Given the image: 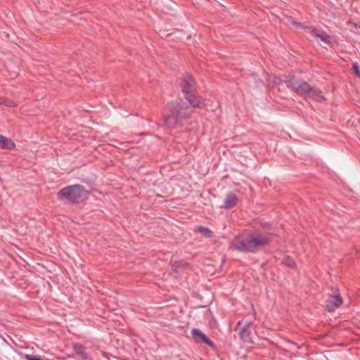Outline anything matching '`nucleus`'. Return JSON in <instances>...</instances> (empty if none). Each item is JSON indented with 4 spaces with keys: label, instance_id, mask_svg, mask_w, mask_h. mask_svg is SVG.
<instances>
[{
    "label": "nucleus",
    "instance_id": "f257e3e1",
    "mask_svg": "<svg viewBox=\"0 0 360 360\" xmlns=\"http://www.w3.org/2000/svg\"><path fill=\"white\" fill-rule=\"evenodd\" d=\"M259 229L250 231L247 235H236L231 243V248L240 252L257 253L268 246L274 235L271 224L263 220L259 221Z\"/></svg>",
    "mask_w": 360,
    "mask_h": 360
},
{
    "label": "nucleus",
    "instance_id": "f03ea898",
    "mask_svg": "<svg viewBox=\"0 0 360 360\" xmlns=\"http://www.w3.org/2000/svg\"><path fill=\"white\" fill-rule=\"evenodd\" d=\"M194 108L181 98L169 102L166 107L167 112L164 115L165 125L169 129L182 127L191 118Z\"/></svg>",
    "mask_w": 360,
    "mask_h": 360
},
{
    "label": "nucleus",
    "instance_id": "7ed1b4c3",
    "mask_svg": "<svg viewBox=\"0 0 360 360\" xmlns=\"http://www.w3.org/2000/svg\"><path fill=\"white\" fill-rule=\"evenodd\" d=\"M57 195L60 200H66L72 204H79L88 198L89 191L84 186L75 184L60 189Z\"/></svg>",
    "mask_w": 360,
    "mask_h": 360
},
{
    "label": "nucleus",
    "instance_id": "20e7f679",
    "mask_svg": "<svg viewBox=\"0 0 360 360\" xmlns=\"http://www.w3.org/2000/svg\"><path fill=\"white\" fill-rule=\"evenodd\" d=\"M179 86L187 102L193 108H200L202 102L197 96L196 84L193 77L186 74L180 79Z\"/></svg>",
    "mask_w": 360,
    "mask_h": 360
},
{
    "label": "nucleus",
    "instance_id": "39448f33",
    "mask_svg": "<svg viewBox=\"0 0 360 360\" xmlns=\"http://www.w3.org/2000/svg\"><path fill=\"white\" fill-rule=\"evenodd\" d=\"M253 326L254 323L252 321L245 322L244 324L242 321L238 322L236 330L238 331L239 337L243 342L254 343Z\"/></svg>",
    "mask_w": 360,
    "mask_h": 360
},
{
    "label": "nucleus",
    "instance_id": "423d86ee",
    "mask_svg": "<svg viewBox=\"0 0 360 360\" xmlns=\"http://www.w3.org/2000/svg\"><path fill=\"white\" fill-rule=\"evenodd\" d=\"M284 82L288 88L301 96L304 94L308 85L307 82L295 76H287L284 79Z\"/></svg>",
    "mask_w": 360,
    "mask_h": 360
},
{
    "label": "nucleus",
    "instance_id": "0eeeda50",
    "mask_svg": "<svg viewBox=\"0 0 360 360\" xmlns=\"http://www.w3.org/2000/svg\"><path fill=\"white\" fill-rule=\"evenodd\" d=\"M342 304V298L338 288H332L325 302V309L329 312L334 311Z\"/></svg>",
    "mask_w": 360,
    "mask_h": 360
},
{
    "label": "nucleus",
    "instance_id": "6e6552de",
    "mask_svg": "<svg viewBox=\"0 0 360 360\" xmlns=\"http://www.w3.org/2000/svg\"><path fill=\"white\" fill-rule=\"evenodd\" d=\"M302 96L304 98H311L317 102H322L325 100L322 91L318 87L311 86L309 84Z\"/></svg>",
    "mask_w": 360,
    "mask_h": 360
},
{
    "label": "nucleus",
    "instance_id": "1a4fd4ad",
    "mask_svg": "<svg viewBox=\"0 0 360 360\" xmlns=\"http://www.w3.org/2000/svg\"><path fill=\"white\" fill-rule=\"evenodd\" d=\"M238 202V198L236 194L228 193L224 200V207L227 210L232 209L237 205Z\"/></svg>",
    "mask_w": 360,
    "mask_h": 360
},
{
    "label": "nucleus",
    "instance_id": "9d476101",
    "mask_svg": "<svg viewBox=\"0 0 360 360\" xmlns=\"http://www.w3.org/2000/svg\"><path fill=\"white\" fill-rule=\"evenodd\" d=\"M311 35L312 37L319 38L322 41L330 44L331 37L323 30H317L316 29H311Z\"/></svg>",
    "mask_w": 360,
    "mask_h": 360
},
{
    "label": "nucleus",
    "instance_id": "9b49d317",
    "mask_svg": "<svg viewBox=\"0 0 360 360\" xmlns=\"http://www.w3.org/2000/svg\"><path fill=\"white\" fill-rule=\"evenodd\" d=\"M15 147L14 141L1 134H0V148L6 150H12Z\"/></svg>",
    "mask_w": 360,
    "mask_h": 360
},
{
    "label": "nucleus",
    "instance_id": "f8f14e48",
    "mask_svg": "<svg viewBox=\"0 0 360 360\" xmlns=\"http://www.w3.org/2000/svg\"><path fill=\"white\" fill-rule=\"evenodd\" d=\"M188 266L189 264L184 260L174 262L172 264V269L176 273H181Z\"/></svg>",
    "mask_w": 360,
    "mask_h": 360
},
{
    "label": "nucleus",
    "instance_id": "ddd939ff",
    "mask_svg": "<svg viewBox=\"0 0 360 360\" xmlns=\"http://www.w3.org/2000/svg\"><path fill=\"white\" fill-rule=\"evenodd\" d=\"M191 333L193 340L197 343H202L203 339L206 336L200 329L198 328L192 329Z\"/></svg>",
    "mask_w": 360,
    "mask_h": 360
},
{
    "label": "nucleus",
    "instance_id": "4468645a",
    "mask_svg": "<svg viewBox=\"0 0 360 360\" xmlns=\"http://www.w3.org/2000/svg\"><path fill=\"white\" fill-rule=\"evenodd\" d=\"M74 350L75 352H76V354L81 358L84 359H87V354L86 353L84 352V347L81 345V344H79V343H77L75 345H74Z\"/></svg>",
    "mask_w": 360,
    "mask_h": 360
},
{
    "label": "nucleus",
    "instance_id": "2eb2a0df",
    "mask_svg": "<svg viewBox=\"0 0 360 360\" xmlns=\"http://www.w3.org/2000/svg\"><path fill=\"white\" fill-rule=\"evenodd\" d=\"M195 231L202 233L207 238L212 236V231L207 227L202 226H198Z\"/></svg>",
    "mask_w": 360,
    "mask_h": 360
},
{
    "label": "nucleus",
    "instance_id": "dca6fc26",
    "mask_svg": "<svg viewBox=\"0 0 360 360\" xmlns=\"http://www.w3.org/2000/svg\"><path fill=\"white\" fill-rule=\"evenodd\" d=\"M282 263L284 265H285L291 269H292L295 266V262L294 259L290 257H285L284 259L283 260Z\"/></svg>",
    "mask_w": 360,
    "mask_h": 360
},
{
    "label": "nucleus",
    "instance_id": "f3484780",
    "mask_svg": "<svg viewBox=\"0 0 360 360\" xmlns=\"http://www.w3.org/2000/svg\"><path fill=\"white\" fill-rule=\"evenodd\" d=\"M0 104H4L9 107L15 105V103L12 100L5 97H0Z\"/></svg>",
    "mask_w": 360,
    "mask_h": 360
},
{
    "label": "nucleus",
    "instance_id": "a211bd4d",
    "mask_svg": "<svg viewBox=\"0 0 360 360\" xmlns=\"http://www.w3.org/2000/svg\"><path fill=\"white\" fill-rule=\"evenodd\" d=\"M352 69L354 71L356 76L358 77L359 78H360V70H359V66L357 63H353Z\"/></svg>",
    "mask_w": 360,
    "mask_h": 360
},
{
    "label": "nucleus",
    "instance_id": "6ab92c4d",
    "mask_svg": "<svg viewBox=\"0 0 360 360\" xmlns=\"http://www.w3.org/2000/svg\"><path fill=\"white\" fill-rule=\"evenodd\" d=\"M202 343H205L207 345L210 346L212 348L215 347V345L213 341H212L210 338H208L207 336L203 339Z\"/></svg>",
    "mask_w": 360,
    "mask_h": 360
},
{
    "label": "nucleus",
    "instance_id": "aec40b11",
    "mask_svg": "<svg viewBox=\"0 0 360 360\" xmlns=\"http://www.w3.org/2000/svg\"><path fill=\"white\" fill-rule=\"evenodd\" d=\"M25 359L27 360H43L39 356L33 354H27Z\"/></svg>",
    "mask_w": 360,
    "mask_h": 360
},
{
    "label": "nucleus",
    "instance_id": "412c9836",
    "mask_svg": "<svg viewBox=\"0 0 360 360\" xmlns=\"http://www.w3.org/2000/svg\"><path fill=\"white\" fill-rule=\"evenodd\" d=\"M288 20L289 22H290L292 25H300V23H297L295 21L294 18L292 17H291V16L288 18Z\"/></svg>",
    "mask_w": 360,
    "mask_h": 360
}]
</instances>
